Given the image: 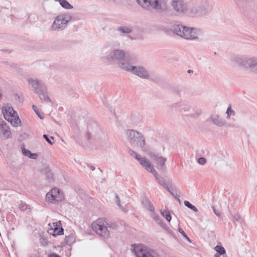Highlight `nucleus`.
<instances>
[{"label": "nucleus", "mask_w": 257, "mask_h": 257, "mask_svg": "<svg viewBox=\"0 0 257 257\" xmlns=\"http://www.w3.org/2000/svg\"><path fill=\"white\" fill-rule=\"evenodd\" d=\"M93 230L99 236L108 238L112 230L117 228L118 225L108 222L106 218H98L92 223Z\"/></svg>", "instance_id": "obj_1"}, {"label": "nucleus", "mask_w": 257, "mask_h": 257, "mask_svg": "<svg viewBox=\"0 0 257 257\" xmlns=\"http://www.w3.org/2000/svg\"><path fill=\"white\" fill-rule=\"evenodd\" d=\"M174 32L178 36L188 40H196L201 35V31L197 28L189 27L182 25L173 26Z\"/></svg>", "instance_id": "obj_2"}, {"label": "nucleus", "mask_w": 257, "mask_h": 257, "mask_svg": "<svg viewBox=\"0 0 257 257\" xmlns=\"http://www.w3.org/2000/svg\"><path fill=\"white\" fill-rule=\"evenodd\" d=\"M231 60L244 67L251 73L257 75V56L247 57L234 56Z\"/></svg>", "instance_id": "obj_3"}, {"label": "nucleus", "mask_w": 257, "mask_h": 257, "mask_svg": "<svg viewBox=\"0 0 257 257\" xmlns=\"http://www.w3.org/2000/svg\"><path fill=\"white\" fill-rule=\"evenodd\" d=\"M28 82L29 84L33 89L34 93L38 95L41 100L52 103L51 99L48 95V92L45 85L41 80L31 78L28 79Z\"/></svg>", "instance_id": "obj_4"}, {"label": "nucleus", "mask_w": 257, "mask_h": 257, "mask_svg": "<svg viewBox=\"0 0 257 257\" xmlns=\"http://www.w3.org/2000/svg\"><path fill=\"white\" fill-rule=\"evenodd\" d=\"M125 135L130 144L137 148L143 149L146 145V140L144 135L135 130H127Z\"/></svg>", "instance_id": "obj_5"}, {"label": "nucleus", "mask_w": 257, "mask_h": 257, "mask_svg": "<svg viewBox=\"0 0 257 257\" xmlns=\"http://www.w3.org/2000/svg\"><path fill=\"white\" fill-rule=\"evenodd\" d=\"M106 59L109 62H116L119 67L122 69L121 65L127 66L130 62L131 58L125 55L124 51L117 49L111 52Z\"/></svg>", "instance_id": "obj_6"}, {"label": "nucleus", "mask_w": 257, "mask_h": 257, "mask_svg": "<svg viewBox=\"0 0 257 257\" xmlns=\"http://www.w3.org/2000/svg\"><path fill=\"white\" fill-rule=\"evenodd\" d=\"M137 2L142 7L148 10L153 8L162 12L167 8L165 0H137Z\"/></svg>", "instance_id": "obj_7"}, {"label": "nucleus", "mask_w": 257, "mask_h": 257, "mask_svg": "<svg viewBox=\"0 0 257 257\" xmlns=\"http://www.w3.org/2000/svg\"><path fill=\"white\" fill-rule=\"evenodd\" d=\"M72 16L69 14L59 15L56 17L51 28V30L61 31L65 29L69 22L72 20Z\"/></svg>", "instance_id": "obj_8"}, {"label": "nucleus", "mask_w": 257, "mask_h": 257, "mask_svg": "<svg viewBox=\"0 0 257 257\" xmlns=\"http://www.w3.org/2000/svg\"><path fill=\"white\" fill-rule=\"evenodd\" d=\"M122 69L125 71L131 72L133 74L138 76L143 79H149L150 75L148 71L142 66H133L128 64L127 66H124L123 64L121 65Z\"/></svg>", "instance_id": "obj_9"}, {"label": "nucleus", "mask_w": 257, "mask_h": 257, "mask_svg": "<svg viewBox=\"0 0 257 257\" xmlns=\"http://www.w3.org/2000/svg\"><path fill=\"white\" fill-rule=\"evenodd\" d=\"M64 199L63 195L57 188H53L48 192L46 195L47 202L56 204Z\"/></svg>", "instance_id": "obj_10"}, {"label": "nucleus", "mask_w": 257, "mask_h": 257, "mask_svg": "<svg viewBox=\"0 0 257 257\" xmlns=\"http://www.w3.org/2000/svg\"><path fill=\"white\" fill-rule=\"evenodd\" d=\"M134 251L137 257H160L154 250L145 246H137Z\"/></svg>", "instance_id": "obj_11"}, {"label": "nucleus", "mask_w": 257, "mask_h": 257, "mask_svg": "<svg viewBox=\"0 0 257 257\" xmlns=\"http://www.w3.org/2000/svg\"><path fill=\"white\" fill-rule=\"evenodd\" d=\"M171 6L178 14L184 13L187 10V5L183 0H172Z\"/></svg>", "instance_id": "obj_12"}, {"label": "nucleus", "mask_w": 257, "mask_h": 257, "mask_svg": "<svg viewBox=\"0 0 257 257\" xmlns=\"http://www.w3.org/2000/svg\"><path fill=\"white\" fill-rule=\"evenodd\" d=\"M148 155L156 164L160 166L161 169H163L166 162V159L165 158H164L160 155L159 154L155 152H149Z\"/></svg>", "instance_id": "obj_13"}, {"label": "nucleus", "mask_w": 257, "mask_h": 257, "mask_svg": "<svg viewBox=\"0 0 257 257\" xmlns=\"http://www.w3.org/2000/svg\"><path fill=\"white\" fill-rule=\"evenodd\" d=\"M86 137L88 140L95 137L100 131V128L96 122H92L88 124Z\"/></svg>", "instance_id": "obj_14"}, {"label": "nucleus", "mask_w": 257, "mask_h": 257, "mask_svg": "<svg viewBox=\"0 0 257 257\" xmlns=\"http://www.w3.org/2000/svg\"><path fill=\"white\" fill-rule=\"evenodd\" d=\"M3 112L5 118L8 121H9V119L12 115L17 114V112L14 110L11 104L8 103L5 104L3 106Z\"/></svg>", "instance_id": "obj_15"}, {"label": "nucleus", "mask_w": 257, "mask_h": 257, "mask_svg": "<svg viewBox=\"0 0 257 257\" xmlns=\"http://www.w3.org/2000/svg\"><path fill=\"white\" fill-rule=\"evenodd\" d=\"M59 224H61L60 221L54 222L53 226H51V228L49 229L48 232L54 236L63 234L64 230L62 227L59 228Z\"/></svg>", "instance_id": "obj_16"}, {"label": "nucleus", "mask_w": 257, "mask_h": 257, "mask_svg": "<svg viewBox=\"0 0 257 257\" xmlns=\"http://www.w3.org/2000/svg\"><path fill=\"white\" fill-rule=\"evenodd\" d=\"M0 135L6 138H9L11 135L9 126L4 120H2L0 123Z\"/></svg>", "instance_id": "obj_17"}, {"label": "nucleus", "mask_w": 257, "mask_h": 257, "mask_svg": "<svg viewBox=\"0 0 257 257\" xmlns=\"http://www.w3.org/2000/svg\"><path fill=\"white\" fill-rule=\"evenodd\" d=\"M210 119L214 124L219 127L224 126L226 124V122L220 118L219 115L212 114L210 116Z\"/></svg>", "instance_id": "obj_18"}, {"label": "nucleus", "mask_w": 257, "mask_h": 257, "mask_svg": "<svg viewBox=\"0 0 257 257\" xmlns=\"http://www.w3.org/2000/svg\"><path fill=\"white\" fill-rule=\"evenodd\" d=\"M140 163L143 166L145 169L150 173H153L154 172V168L153 166L148 161L146 158H144L142 159Z\"/></svg>", "instance_id": "obj_19"}, {"label": "nucleus", "mask_w": 257, "mask_h": 257, "mask_svg": "<svg viewBox=\"0 0 257 257\" xmlns=\"http://www.w3.org/2000/svg\"><path fill=\"white\" fill-rule=\"evenodd\" d=\"M9 121H10L11 124L15 127H18L19 125H20L21 123V121L17 114L14 115H12L9 119Z\"/></svg>", "instance_id": "obj_20"}, {"label": "nucleus", "mask_w": 257, "mask_h": 257, "mask_svg": "<svg viewBox=\"0 0 257 257\" xmlns=\"http://www.w3.org/2000/svg\"><path fill=\"white\" fill-rule=\"evenodd\" d=\"M190 14L192 16H199L205 14L200 8L194 7L190 10Z\"/></svg>", "instance_id": "obj_21"}, {"label": "nucleus", "mask_w": 257, "mask_h": 257, "mask_svg": "<svg viewBox=\"0 0 257 257\" xmlns=\"http://www.w3.org/2000/svg\"><path fill=\"white\" fill-rule=\"evenodd\" d=\"M154 176L155 177L156 180L158 181L159 183L163 186V187H165L166 185H167L166 183H165V181H164L163 177H162L161 176H160L158 173H157L154 169V172L153 173H152Z\"/></svg>", "instance_id": "obj_22"}, {"label": "nucleus", "mask_w": 257, "mask_h": 257, "mask_svg": "<svg viewBox=\"0 0 257 257\" xmlns=\"http://www.w3.org/2000/svg\"><path fill=\"white\" fill-rule=\"evenodd\" d=\"M117 30L120 32L126 34H130L133 31V29L132 27L126 26L119 27L117 28Z\"/></svg>", "instance_id": "obj_23"}, {"label": "nucleus", "mask_w": 257, "mask_h": 257, "mask_svg": "<svg viewBox=\"0 0 257 257\" xmlns=\"http://www.w3.org/2000/svg\"><path fill=\"white\" fill-rule=\"evenodd\" d=\"M145 207L151 212H154L155 208L149 200L145 199L143 201Z\"/></svg>", "instance_id": "obj_24"}, {"label": "nucleus", "mask_w": 257, "mask_h": 257, "mask_svg": "<svg viewBox=\"0 0 257 257\" xmlns=\"http://www.w3.org/2000/svg\"><path fill=\"white\" fill-rule=\"evenodd\" d=\"M161 215L166 218V219L170 222L171 220V216L170 214V212L168 210H164L163 211H161Z\"/></svg>", "instance_id": "obj_25"}, {"label": "nucleus", "mask_w": 257, "mask_h": 257, "mask_svg": "<svg viewBox=\"0 0 257 257\" xmlns=\"http://www.w3.org/2000/svg\"><path fill=\"white\" fill-rule=\"evenodd\" d=\"M59 4L65 9H71L73 8V7L66 0H61Z\"/></svg>", "instance_id": "obj_26"}, {"label": "nucleus", "mask_w": 257, "mask_h": 257, "mask_svg": "<svg viewBox=\"0 0 257 257\" xmlns=\"http://www.w3.org/2000/svg\"><path fill=\"white\" fill-rule=\"evenodd\" d=\"M184 205L188 207L189 208L193 210L195 212H198L197 208L192 204H191L189 201H184Z\"/></svg>", "instance_id": "obj_27"}, {"label": "nucleus", "mask_w": 257, "mask_h": 257, "mask_svg": "<svg viewBox=\"0 0 257 257\" xmlns=\"http://www.w3.org/2000/svg\"><path fill=\"white\" fill-rule=\"evenodd\" d=\"M214 249L217 252L219 253L220 254H223L225 252L224 247L222 246L217 245Z\"/></svg>", "instance_id": "obj_28"}, {"label": "nucleus", "mask_w": 257, "mask_h": 257, "mask_svg": "<svg viewBox=\"0 0 257 257\" xmlns=\"http://www.w3.org/2000/svg\"><path fill=\"white\" fill-rule=\"evenodd\" d=\"M153 218L157 223H158L161 226H163V222L162 219L160 218V217L158 215H156L155 213H154Z\"/></svg>", "instance_id": "obj_29"}, {"label": "nucleus", "mask_w": 257, "mask_h": 257, "mask_svg": "<svg viewBox=\"0 0 257 257\" xmlns=\"http://www.w3.org/2000/svg\"><path fill=\"white\" fill-rule=\"evenodd\" d=\"M226 113L227 114V118H229L230 115H234L235 113V111L231 109L230 106H229V107L227 108Z\"/></svg>", "instance_id": "obj_30"}, {"label": "nucleus", "mask_w": 257, "mask_h": 257, "mask_svg": "<svg viewBox=\"0 0 257 257\" xmlns=\"http://www.w3.org/2000/svg\"><path fill=\"white\" fill-rule=\"evenodd\" d=\"M66 243L68 244H70L71 242H73V235H68L66 236L65 238Z\"/></svg>", "instance_id": "obj_31"}, {"label": "nucleus", "mask_w": 257, "mask_h": 257, "mask_svg": "<svg viewBox=\"0 0 257 257\" xmlns=\"http://www.w3.org/2000/svg\"><path fill=\"white\" fill-rule=\"evenodd\" d=\"M32 108L34 110V111L36 112V113L37 114V115L41 118V119H43V116H42L41 115V114L40 113L39 111V110L37 108V107L34 105H33L32 106Z\"/></svg>", "instance_id": "obj_32"}, {"label": "nucleus", "mask_w": 257, "mask_h": 257, "mask_svg": "<svg viewBox=\"0 0 257 257\" xmlns=\"http://www.w3.org/2000/svg\"><path fill=\"white\" fill-rule=\"evenodd\" d=\"M43 137L49 144L53 145V142L51 141V139L53 140V137H51L50 138H49L47 135H44Z\"/></svg>", "instance_id": "obj_33"}, {"label": "nucleus", "mask_w": 257, "mask_h": 257, "mask_svg": "<svg viewBox=\"0 0 257 257\" xmlns=\"http://www.w3.org/2000/svg\"><path fill=\"white\" fill-rule=\"evenodd\" d=\"M116 198L117 199H118V196L117 195H116ZM116 203L118 205V206H119V208L124 212L126 213L127 212V210L124 208L123 207V206L120 204V200L117 199V200L116 201Z\"/></svg>", "instance_id": "obj_34"}, {"label": "nucleus", "mask_w": 257, "mask_h": 257, "mask_svg": "<svg viewBox=\"0 0 257 257\" xmlns=\"http://www.w3.org/2000/svg\"><path fill=\"white\" fill-rule=\"evenodd\" d=\"M241 220L240 216L239 214H235L233 216V221L235 222V221L240 222Z\"/></svg>", "instance_id": "obj_35"}, {"label": "nucleus", "mask_w": 257, "mask_h": 257, "mask_svg": "<svg viewBox=\"0 0 257 257\" xmlns=\"http://www.w3.org/2000/svg\"><path fill=\"white\" fill-rule=\"evenodd\" d=\"M172 92L173 93L177 95L178 96L180 95L181 90L179 88H174L172 89Z\"/></svg>", "instance_id": "obj_36"}, {"label": "nucleus", "mask_w": 257, "mask_h": 257, "mask_svg": "<svg viewBox=\"0 0 257 257\" xmlns=\"http://www.w3.org/2000/svg\"><path fill=\"white\" fill-rule=\"evenodd\" d=\"M22 152L25 156L27 157H29L30 154H31V152L29 150H27L25 148H22Z\"/></svg>", "instance_id": "obj_37"}, {"label": "nucleus", "mask_w": 257, "mask_h": 257, "mask_svg": "<svg viewBox=\"0 0 257 257\" xmlns=\"http://www.w3.org/2000/svg\"><path fill=\"white\" fill-rule=\"evenodd\" d=\"M164 187L166 188V189L168 190V191H169L172 195H173L176 199H177L176 195L173 192L172 188H171L169 187H168V186L167 185H166Z\"/></svg>", "instance_id": "obj_38"}, {"label": "nucleus", "mask_w": 257, "mask_h": 257, "mask_svg": "<svg viewBox=\"0 0 257 257\" xmlns=\"http://www.w3.org/2000/svg\"><path fill=\"white\" fill-rule=\"evenodd\" d=\"M198 162L200 165H204L206 162V160L205 158L203 157H200L198 159Z\"/></svg>", "instance_id": "obj_39"}, {"label": "nucleus", "mask_w": 257, "mask_h": 257, "mask_svg": "<svg viewBox=\"0 0 257 257\" xmlns=\"http://www.w3.org/2000/svg\"><path fill=\"white\" fill-rule=\"evenodd\" d=\"M47 178H48V180H49L50 182L53 179V175H52V174L51 172H48L47 174Z\"/></svg>", "instance_id": "obj_40"}, {"label": "nucleus", "mask_w": 257, "mask_h": 257, "mask_svg": "<svg viewBox=\"0 0 257 257\" xmlns=\"http://www.w3.org/2000/svg\"><path fill=\"white\" fill-rule=\"evenodd\" d=\"M178 231L182 235V236L184 237H186V234L185 233V232L183 231V230L182 228H179Z\"/></svg>", "instance_id": "obj_41"}, {"label": "nucleus", "mask_w": 257, "mask_h": 257, "mask_svg": "<svg viewBox=\"0 0 257 257\" xmlns=\"http://www.w3.org/2000/svg\"><path fill=\"white\" fill-rule=\"evenodd\" d=\"M212 209H213V212H214V213L217 216H220V212L219 211H218L217 209H216V208L213 206L212 207Z\"/></svg>", "instance_id": "obj_42"}, {"label": "nucleus", "mask_w": 257, "mask_h": 257, "mask_svg": "<svg viewBox=\"0 0 257 257\" xmlns=\"http://www.w3.org/2000/svg\"><path fill=\"white\" fill-rule=\"evenodd\" d=\"M201 113V111L200 110H198L195 112V113L193 114L192 116L194 117H198L200 115Z\"/></svg>", "instance_id": "obj_43"}, {"label": "nucleus", "mask_w": 257, "mask_h": 257, "mask_svg": "<svg viewBox=\"0 0 257 257\" xmlns=\"http://www.w3.org/2000/svg\"><path fill=\"white\" fill-rule=\"evenodd\" d=\"M37 155L36 154H32L31 153L29 157L31 159H35L37 158Z\"/></svg>", "instance_id": "obj_44"}, {"label": "nucleus", "mask_w": 257, "mask_h": 257, "mask_svg": "<svg viewBox=\"0 0 257 257\" xmlns=\"http://www.w3.org/2000/svg\"><path fill=\"white\" fill-rule=\"evenodd\" d=\"M217 157H218L221 160H223L225 158V156L224 154L220 153L218 154Z\"/></svg>", "instance_id": "obj_45"}, {"label": "nucleus", "mask_w": 257, "mask_h": 257, "mask_svg": "<svg viewBox=\"0 0 257 257\" xmlns=\"http://www.w3.org/2000/svg\"><path fill=\"white\" fill-rule=\"evenodd\" d=\"M135 158H136V159H137V160L139 161V162H140V161H141V160H142V159H143V158H144L141 157L140 155H138L137 154H136V155H135Z\"/></svg>", "instance_id": "obj_46"}, {"label": "nucleus", "mask_w": 257, "mask_h": 257, "mask_svg": "<svg viewBox=\"0 0 257 257\" xmlns=\"http://www.w3.org/2000/svg\"><path fill=\"white\" fill-rule=\"evenodd\" d=\"M129 153L131 156H134V157H135L136 154H137V153L135 151L131 150H130Z\"/></svg>", "instance_id": "obj_47"}, {"label": "nucleus", "mask_w": 257, "mask_h": 257, "mask_svg": "<svg viewBox=\"0 0 257 257\" xmlns=\"http://www.w3.org/2000/svg\"><path fill=\"white\" fill-rule=\"evenodd\" d=\"M49 257H60V256L55 253H53L49 255Z\"/></svg>", "instance_id": "obj_48"}, {"label": "nucleus", "mask_w": 257, "mask_h": 257, "mask_svg": "<svg viewBox=\"0 0 257 257\" xmlns=\"http://www.w3.org/2000/svg\"><path fill=\"white\" fill-rule=\"evenodd\" d=\"M88 167H89V168L92 170V171H94V169H95V167H93V166H91V165H89L88 166Z\"/></svg>", "instance_id": "obj_49"}, {"label": "nucleus", "mask_w": 257, "mask_h": 257, "mask_svg": "<svg viewBox=\"0 0 257 257\" xmlns=\"http://www.w3.org/2000/svg\"><path fill=\"white\" fill-rule=\"evenodd\" d=\"M22 208H23V210H25L27 209V206L26 204H23L22 206Z\"/></svg>", "instance_id": "obj_50"}, {"label": "nucleus", "mask_w": 257, "mask_h": 257, "mask_svg": "<svg viewBox=\"0 0 257 257\" xmlns=\"http://www.w3.org/2000/svg\"><path fill=\"white\" fill-rule=\"evenodd\" d=\"M187 241H189V242H191V240L190 239H189V238L188 237V236L186 235V237H184Z\"/></svg>", "instance_id": "obj_51"}, {"label": "nucleus", "mask_w": 257, "mask_h": 257, "mask_svg": "<svg viewBox=\"0 0 257 257\" xmlns=\"http://www.w3.org/2000/svg\"><path fill=\"white\" fill-rule=\"evenodd\" d=\"M214 257H220V254H218V253H216L214 255Z\"/></svg>", "instance_id": "obj_52"}, {"label": "nucleus", "mask_w": 257, "mask_h": 257, "mask_svg": "<svg viewBox=\"0 0 257 257\" xmlns=\"http://www.w3.org/2000/svg\"><path fill=\"white\" fill-rule=\"evenodd\" d=\"M191 72H192V70H189L188 71V73H191Z\"/></svg>", "instance_id": "obj_53"}, {"label": "nucleus", "mask_w": 257, "mask_h": 257, "mask_svg": "<svg viewBox=\"0 0 257 257\" xmlns=\"http://www.w3.org/2000/svg\"><path fill=\"white\" fill-rule=\"evenodd\" d=\"M176 105H177V104H176V103H174V104H173V106H174V107H175V106H176Z\"/></svg>", "instance_id": "obj_54"}, {"label": "nucleus", "mask_w": 257, "mask_h": 257, "mask_svg": "<svg viewBox=\"0 0 257 257\" xmlns=\"http://www.w3.org/2000/svg\"><path fill=\"white\" fill-rule=\"evenodd\" d=\"M1 98V94L0 93V98Z\"/></svg>", "instance_id": "obj_55"}]
</instances>
